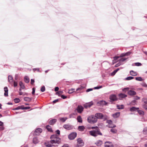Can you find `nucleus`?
Masks as SVG:
<instances>
[{"label": "nucleus", "mask_w": 147, "mask_h": 147, "mask_svg": "<svg viewBox=\"0 0 147 147\" xmlns=\"http://www.w3.org/2000/svg\"><path fill=\"white\" fill-rule=\"evenodd\" d=\"M50 138V143L53 145H58L61 142V139L56 135H53L51 136Z\"/></svg>", "instance_id": "obj_1"}, {"label": "nucleus", "mask_w": 147, "mask_h": 147, "mask_svg": "<svg viewBox=\"0 0 147 147\" xmlns=\"http://www.w3.org/2000/svg\"><path fill=\"white\" fill-rule=\"evenodd\" d=\"M96 129L89 131L90 134L92 136L96 137L98 135H102V134L98 128L96 127Z\"/></svg>", "instance_id": "obj_2"}, {"label": "nucleus", "mask_w": 147, "mask_h": 147, "mask_svg": "<svg viewBox=\"0 0 147 147\" xmlns=\"http://www.w3.org/2000/svg\"><path fill=\"white\" fill-rule=\"evenodd\" d=\"M95 115L97 119H102L105 121L108 118L107 116L106 115H104L100 113H96Z\"/></svg>", "instance_id": "obj_3"}, {"label": "nucleus", "mask_w": 147, "mask_h": 147, "mask_svg": "<svg viewBox=\"0 0 147 147\" xmlns=\"http://www.w3.org/2000/svg\"><path fill=\"white\" fill-rule=\"evenodd\" d=\"M87 120L88 122L91 123H94L97 121V118L95 115H91L88 117Z\"/></svg>", "instance_id": "obj_4"}, {"label": "nucleus", "mask_w": 147, "mask_h": 147, "mask_svg": "<svg viewBox=\"0 0 147 147\" xmlns=\"http://www.w3.org/2000/svg\"><path fill=\"white\" fill-rule=\"evenodd\" d=\"M106 122L108 123L107 125V126L109 127L113 128L116 127V125L113 123L112 121L110 120H107Z\"/></svg>", "instance_id": "obj_5"}, {"label": "nucleus", "mask_w": 147, "mask_h": 147, "mask_svg": "<svg viewBox=\"0 0 147 147\" xmlns=\"http://www.w3.org/2000/svg\"><path fill=\"white\" fill-rule=\"evenodd\" d=\"M77 134L76 132H72L68 136V138L70 140L74 139L76 136Z\"/></svg>", "instance_id": "obj_6"}, {"label": "nucleus", "mask_w": 147, "mask_h": 147, "mask_svg": "<svg viewBox=\"0 0 147 147\" xmlns=\"http://www.w3.org/2000/svg\"><path fill=\"white\" fill-rule=\"evenodd\" d=\"M63 127L67 130L72 129L74 128L73 126L70 125L69 124L64 125L63 126Z\"/></svg>", "instance_id": "obj_7"}, {"label": "nucleus", "mask_w": 147, "mask_h": 147, "mask_svg": "<svg viewBox=\"0 0 147 147\" xmlns=\"http://www.w3.org/2000/svg\"><path fill=\"white\" fill-rule=\"evenodd\" d=\"M45 146L47 147H52L54 146V147H58V145H53V144L50 143V142H47L45 143Z\"/></svg>", "instance_id": "obj_8"}, {"label": "nucleus", "mask_w": 147, "mask_h": 147, "mask_svg": "<svg viewBox=\"0 0 147 147\" xmlns=\"http://www.w3.org/2000/svg\"><path fill=\"white\" fill-rule=\"evenodd\" d=\"M76 109L78 113H81L83 111L84 108L82 106L78 105Z\"/></svg>", "instance_id": "obj_9"}, {"label": "nucleus", "mask_w": 147, "mask_h": 147, "mask_svg": "<svg viewBox=\"0 0 147 147\" xmlns=\"http://www.w3.org/2000/svg\"><path fill=\"white\" fill-rule=\"evenodd\" d=\"M105 147H114L113 144L112 142L109 141H107L105 143Z\"/></svg>", "instance_id": "obj_10"}, {"label": "nucleus", "mask_w": 147, "mask_h": 147, "mask_svg": "<svg viewBox=\"0 0 147 147\" xmlns=\"http://www.w3.org/2000/svg\"><path fill=\"white\" fill-rule=\"evenodd\" d=\"M42 131V130L40 128H38L36 129L34 132V134L35 135H39Z\"/></svg>", "instance_id": "obj_11"}, {"label": "nucleus", "mask_w": 147, "mask_h": 147, "mask_svg": "<svg viewBox=\"0 0 147 147\" xmlns=\"http://www.w3.org/2000/svg\"><path fill=\"white\" fill-rule=\"evenodd\" d=\"M109 98L111 100L113 101L117 100V98L115 94H112L110 96Z\"/></svg>", "instance_id": "obj_12"}, {"label": "nucleus", "mask_w": 147, "mask_h": 147, "mask_svg": "<svg viewBox=\"0 0 147 147\" xmlns=\"http://www.w3.org/2000/svg\"><path fill=\"white\" fill-rule=\"evenodd\" d=\"M78 144L80 146H82L84 145V143L83 140L80 138H79L77 140Z\"/></svg>", "instance_id": "obj_13"}, {"label": "nucleus", "mask_w": 147, "mask_h": 147, "mask_svg": "<svg viewBox=\"0 0 147 147\" xmlns=\"http://www.w3.org/2000/svg\"><path fill=\"white\" fill-rule=\"evenodd\" d=\"M128 94L130 96L134 95L136 94V92L132 90H130L128 92Z\"/></svg>", "instance_id": "obj_14"}, {"label": "nucleus", "mask_w": 147, "mask_h": 147, "mask_svg": "<svg viewBox=\"0 0 147 147\" xmlns=\"http://www.w3.org/2000/svg\"><path fill=\"white\" fill-rule=\"evenodd\" d=\"M95 144L97 146H100L102 144V142L101 140H98L95 142Z\"/></svg>", "instance_id": "obj_15"}, {"label": "nucleus", "mask_w": 147, "mask_h": 147, "mask_svg": "<svg viewBox=\"0 0 147 147\" xmlns=\"http://www.w3.org/2000/svg\"><path fill=\"white\" fill-rule=\"evenodd\" d=\"M4 91H5V93H4V95L5 96H8V89L7 87H5L4 88Z\"/></svg>", "instance_id": "obj_16"}, {"label": "nucleus", "mask_w": 147, "mask_h": 147, "mask_svg": "<svg viewBox=\"0 0 147 147\" xmlns=\"http://www.w3.org/2000/svg\"><path fill=\"white\" fill-rule=\"evenodd\" d=\"M57 121V119H53L51 120L49 122V124L51 125H53Z\"/></svg>", "instance_id": "obj_17"}, {"label": "nucleus", "mask_w": 147, "mask_h": 147, "mask_svg": "<svg viewBox=\"0 0 147 147\" xmlns=\"http://www.w3.org/2000/svg\"><path fill=\"white\" fill-rule=\"evenodd\" d=\"M8 81L10 83H11L13 82V80L12 76L11 75L8 76Z\"/></svg>", "instance_id": "obj_18"}, {"label": "nucleus", "mask_w": 147, "mask_h": 147, "mask_svg": "<svg viewBox=\"0 0 147 147\" xmlns=\"http://www.w3.org/2000/svg\"><path fill=\"white\" fill-rule=\"evenodd\" d=\"M120 115L119 112H117L113 114V117L114 118H116L119 117Z\"/></svg>", "instance_id": "obj_19"}, {"label": "nucleus", "mask_w": 147, "mask_h": 147, "mask_svg": "<svg viewBox=\"0 0 147 147\" xmlns=\"http://www.w3.org/2000/svg\"><path fill=\"white\" fill-rule=\"evenodd\" d=\"M85 128L83 126H80L78 127V129L79 131H83L85 129Z\"/></svg>", "instance_id": "obj_20"}, {"label": "nucleus", "mask_w": 147, "mask_h": 147, "mask_svg": "<svg viewBox=\"0 0 147 147\" xmlns=\"http://www.w3.org/2000/svg\"><path fill=\"white\" fill-rule=\"evenodd\" d=\"M39 142V141L36 137H34L33 138V142L34 144H36Z\"/></svg>", "instance_id": "obj_21"}, {"label": "nucleus", "mask_w": 147, "mask_h": 147, "mask_svg": "<svg viewBox=\"0 0 147 147\" xmlns=\"http://www.w3.org/2000/svg\"><path fill=\"white\" fill-rule=\"evenodd\" d=\"M119 96L120 98H123L127 97V95L124 94H119Z\"/></svg>", "instance_id": "obj_22"}, {"label": "nucleus", "mask_w": 147, "mask_h": 147, "mask_svg": "<svg viewBox=\"0 0 147 147\" xmlns=\"http://www.w3.org/2000/svg\"><path fill=\"white\" fill-rule=\"evenodd\" d=\"M24 81L26 83H28L29 82L30 80L28 77L27 76H25L24 77Z\"/></svg>", "instance_id": "obj_23"}, {"label": "nucleus", "mask_w": 147, "mask_h": 147, "mask_svg": "<svg viewBox=\"0 0 147 147\" xmlns=\"http://www.w3.org/2000/svg\"><path fill=\"white\" fill-rule=\"evenodd\" d=\"M19 84L21 88L22 89H24L25 88V86L23 84V83L22 81L20 82Z\"/></svg>", "instance_id": "obj_24"}, {"label": "nucleus", "mask_w": 147, "mask_h": 147, "mask_svg": "<svg viewBox=\"0 0 147 147\" xmlns=\"http://www.w3.org/2000/svg\"><path fill=\"white\" fill-rule=\"evenodd\" d=\"M77 119L78 122L82 123V118L80 116H78L77 118Z\"/></svg>", "instance_id": "obj_25"}, {"label": "nucleus", "mask_w": 147, "mask_h": 147, "mask_svg": "<svg viewBox=\"0 0 147 147\" xmlns=\"http://www.w3.org/2000/svg\"><path fill=\"white\" fill-rule=\"evenodd\" d=\"M131 75L132 76H136L137 75V73L133 70H131L130 72Z\"/></svg>", "instance_id": "obj_26"}, {"label": "nucleus", "mask_w": 147, "mask_h": 147, "mask_svg": "<svg viewBox=\"0 0 147 147\" xmlns=\"http://www.w3.org/2000/svg\"><path fill=\"white\" fill-rule=\"evenodd\" d=\"M46 128L48 130V131L51 132L52 131V130L51 127L49 125H47L46 126Z\"/></svg>", "instance_id": "obj_27"}, {"label": "nucleus", "mask_w": 147, "mask_h": 147, "mask_svg": "<svg viewBox=\"0 0 147 147\" xmlns=\"http://www.w3.org/2000/svg\"><path fill=\"white\" fill-rule=\"evenodd\" d=\"M23 106L22 105L21 106H18L16 108H14L13 109V110H18L20 109H22V107H23Z\"/></svg>", "instance_id": "obj_28"}, {"label": "nucleus", "mask_w": 147, "mask_h": 147, "mask_svg": "<svg viewBox=\"0 0 147 147\" xmlns=\"http://www.w3.org/2000/svg\"><path fill=\"white\" fill-rule=\"evenodd\" d=\"M136 80L140 81H142L144 80V79H142V78L141 77H136Z\"/></svg>", "instance_id": "obj_29"}, {"label": "nucleus", "mask_w": 147, "mask_h": 147, "mask_svg": "<svg viewBox=\"0 0 147 147\" xmlns=\"http://www.w3.org/2000/svg\"><path fill=\"white\" fill-rule=\"evenodd\" d=\"M67 119V117H62L60 118V120L64 122Z\"/></svg>", "instance_id": "obj_30"}, {"label": "nucleus", "mask_w": 147, "mask_h": 147, "mask_svg": "<svg viewBox=\"0 0 147 147\" xmlns=\"http://www.w3.org/2000/svg\"><path fill=\"white\" fill-rule=\"evenodd\" d=\"M119 70V68H117L113 72L111 73V75L114 76V75Z\"/></svg>", "instance_id": "obj_31"}, {"label": "nucleus", "mask_w": 147, "mask_h": 147, "mask_svg": "<svg viewBox=\"0 0 147 147\" xmlns=\"http://www.w3.org/2000/svg\"><path fill=\"white\" fill-rule=\"evenodd\" d=\"M138 109V108H136L135 107H133L130 109V110L132 112L136 111L137 109Z\"/></svg>", "instance_id": "obj_32"}, {"label": "nucleus", "mask_w": 147, "mask_h": 147, "mask_svg": "<svg viewBox=\"0 0 147 147\" xmlns=\"http://www.w3.org/2000/svg\"><path fill=\"white\" fill-rule=\"evenodd\" d=\"M138 111V113L139 114H140L141 115H144V111L142 110H139Z\"/></svg>", "instance_id": "obj_33"}, {"label": "nucleus", "mask_w": 147, "mask_h": 147, "mask_svg": "<svg viewBox=\"0 0 147 147\" xmlns=\"http://www.w3.org/2000/svg\"><path fill=\"white\" fill-rule=\"evenodd\" d=\"M124 107V106L122 105H117V109H123Z\"/></svg>", "instance_id": "obj_34"}, {"label": "nucleus", "mask_w": 147, "mask_h": 147, "mask_svg": "<svg viewBox=\"0 0 147 147\" xmlns=\"http://www.w3.org/2000/svg\"><path fill=\"white\" fill-rule=\"evenodd\" d=\"M74 89L71 88V89H70L69 90L68 93L69 94H71L74 91Z\"/></svg>", "instance_id": "obj_35"}, {"label": "nucleus", "mask_w": 147, "mask_h": 147, "mask_svg": "<svg viewBox=\"0 0 147 147\" xmlns=\"http://www.w3.org/2000/svg\"><path fill=\"white\" fill-rule=\"evenodd\" d=\"M111 131L113 133H115L117 132V130L114 128H112L111 130Z\"/></svg>", "instance_id": "obj_36"}, {"label": "nucleus", "mask_w": 147, "mask_h": 147, "mask_svg": "<svg viewBox=\"0 0 147 147\" xmlns=\"http://www.w3.org/2000/svg\"><path fill=\"white\" fill-rule=\"evenodd\" d=\"M14 101L16 103H18L20 102V100L18 98H16L14 99Z\"/></svg>", "instance_id": "obj_37"}, {"label": "nucleus", "mask_w": 147, "mask_h": 147, "mask_svg": "<svg viewBox=\"0 0 147 147\" xmlns=\"http://www.w3.org/2000/svg\"><path fill=\"white\" fill-rule=\"evenodd\" d=\"M134 78L132 76H129L125 78V79L127 80H130L134 79Z\"/></svg>", "instance_id": "obj_38"}, {"label": "nucleus", "mask_w": 147, "mask_h": 147, "mask_svg": "<svg viewBox=\"0 0 147 147\" xmlns=\"http://www.w3.org/2000/svg\"><path fill=\"white\" fill-rule=\"evenodd\" d=\"M119 58V57L116 56L114 57V59L113 60V63H115L116 61Z\"/></svg>", "instance_id": "obj_39"}, {"label": "nucleus", "mask_w": 147, "mask_h": 147, "mask_svg": "<svg viewBox=\"0 0 147 147\" xmlns=\"http://www.w3.org/2000/svg\"><path fill=\"white\" fill-rule=\"evenodd\" d=\"M142 100L146 104H147V98H143Z\"/></svg>", "instance_id": "obj_40"}, {"label": "nucleus", "mask_w": 147, "mask_h": 147, "mask_svg": "<svg viewBox=\"0 0 147 147\" xmlns=\"http://www.w3.org/2000/svg\"><path fill=\"white\" fill-rule=\"evenodd\" d=\"M63 92L62 91H59L58 92H57L56 93L57 95H58V96H61V94H62Z\"/></svg>", "instance_id": "obj_41"}, {"label": "nucleus", "mask_w": 147, "mask_h": 147, "mask_svg": "<svg viewBox=\"0 0 147 147\" xmlns=\"http://www.w3.org/2000/svg\"><path fill=\"white\" fill-rule=\"evenodd\" d=\"M24 100L26 101H30L31 100V99L28 97H25L24 98Z\"/></svg>", "instance_id": "obj_42"}, {"label": "nucleus", "mask_w": 147, "mask_h": 147, "mask_svg": "<svg viewBox=\"0 0 147 147\" xmlns=\"http://www.w3.org/2000/svg\"><path fill=\"white\" fill-rule=\"evenodd\" d=\"M45 86H43L41 87V88L40 89V90L42 92H44L45 91Z\"/></svg>", "instance_id": "obj_43"}, {"label": "nucleus", "mask_w": 147, "mask_h": 147, "mask_svg": "<svg viewBox=\"0 0 147 147\" xmlns=\"http://www.w3.org/2000/svg\"><path fill=\"white\" fill-rule=\"evenodd\" d=\"M127 58H122L121 59L119 60V61L121 62H123L125 61L127 59Z\"/></svg>", "instance_id": "obj_44"}, {"label": "nucleus", "mask_w": 147, "mask_h": 147, "mask_svg": "<svg viewBox=\"0 0 147 147\" xmlns=\"http://www.w3.org/2000/svg\"><path fill=\"white\" fill-rule=\"evenodd\" d=\"M13 85L14 87H16L18 86V82L17 81H14L13 82Z\"/></svg>", "instance_id": "obj_45"}, {"label": "nucleus", "mask_w": 147, "mask_h": 147, "mask_svg": "<svg viewBox=\"0 0 147 147\" xmlns=\"http://www.w3.org/2000/svg\"><path fill=\"white\" fill-rule=\"evenodd\" d=\"M131 52H130V51L128 52H127L126 53H125V56H128V55H130V54H131Z\"/></svg>", "instance_id": "obj_46"}, {"label": "nucleus", "mask_w": 147, "mask_h": 147, "mask_svg": "<svg viewBox=\"0 0 147 147\" xmlns=\"http://www.w3.org/2000/svg\"><path fill=\"white\" fill-rule=\"evenodd\" d=\"M33 70L34 71H37L38 72H40V69L39 68H34L33 69Z\"/></svg>", "instance_id": "obj_47"}, {"label": "nucleus", "mask_w": 147, "mask_h": 147, "mask_svg": "<svg viewBox=\"0 0 147 147\" xmlns=\"http://www.w3.org/2000/svg\"><path fill=\"white\" fill-rule=\"evenodd\" d=\"M121 62L119 61V62L117 64H116L115 65V67H118L120 65H121Z\"/></svg>", "instance_id": "obj_48"}, {"label": "nucleus", "mask_w": 147, "mask_h": 147, "mask_svg": "<svg viewBox=\"0 0 147 147\" xmlns=\"http://www.w3.org/2000/svg\"><path fill=\"white\" fill-rule=\"evenodd\" d=\"M135 65L136 66H140L142 65V64L140 63H135Z\"/></svg>", "instance_id": "obj_49"}, {"label": "nucleus", "mask_w": 147, "mask_h": 147, "mask_svg": "<svg viewBox=\"0 0 147 147\" xmlns=\"http://www.w3.org/2000/svg\"><path fill=\"white\" fill-rule=\"evenodd\" d=\"M30 108V107H24V106L23 107H22V109H29Z\"/></svg>", "instance_id": "obj_50"}, {"label": "nucleus", "mask_w": 147, "mask_h": 147, "mask_svg": "<svg viewBox=\"0 0 147 147\" xmlns=\"http://www.w3.org/2000/svg\"><path fill=\"white\" fill-rule=\"evenodd\" d=\"M143 131L145 133H146L147 132V127H145L144 128Z\"/></svg>", "instance_id": "obj_51"}, {"label": "nucleus", "mask_w": 147, "mask_h": 147, "mask_svg": "<svg viewBox=\"0 0 147 147\" xmlns=\"http://www.w3.org/2000/svg\"><path fill=\"white\" fill-rule=\"evenodd\" d=\"M142 85L145 87H147V85L145 83H143L142 84Z\"/></svg>", "instance_id": "obj_52"}, {"label": "nucleus", "mask_w": 147, "mask_h": 147, "mask_svg": "<svg viewBox=\"0 0 147 147\" xmlns=\"http://www.w3.org/2000/svg\"><path fill=\"white\" fill-rule=\"evenodd\" d=\"M56 133L58 135H59L60 134V131L58 129L56 131Z\"/></svg>", "instance_id": "obj_53"}, {"label": "nucleus", "mask_w": 147, "mask_h": 147, "mask_svg": "<svg viewBox=\"0 0 147 147\" xmlns=\"http://www.w3.org/2000/svg\"><path fill=\"white\" fill-rule=\"evenodd\" d=\"M61 97L63 99H65L67 97V96H64L63 95H62L61 96Z\"/></svg>", "instance_id": "obj_54"}, {"label": "nucleus", "mask_w": 147, "mask_h": 147, "mask_svg": "<svg viewBox=\"0 0 147 147\" xmlns=\"http://www.w3.org/2000/svg\"><path fill=\"white\" fill-rule=\"evenodd\" d=\"M102 88V86H99L95 87L94 88L95 89H99V88Z\"/></svg>", "instance_id": "obj_55"}, {"label": "nucleus", "mask_w": 147, "mask_h": 147, "mask_svg": "<svg viewBox=\"0 0 147 147\" xmlns=\"http://www.w3.org/2000/svg\"><path fill=\"white\" fill-rule=\"evenodd\" d=\"M61 147H69L68 144H64Z\"/></svg>", "instance_id": "obj_56"}, {"label": "nucleus", "mask_w": 147, "mask_h": 147, "mask_svg": "<svg viewBox=\"0 0 147 147\" xmlns=\"http://www.w3.org/2000/svg\"><path fill=\"white\" fill-rule=\"evenodd\" d=\"M129 88H123V91H124V92H126V90H128V89H129Z\"/></svg>", "instance_id": "obj_57"}, {"label": "nucleus", "mask_w": 147, "mask_h": 147, "mask_svg": "<svg viewBox=\"0 0 147 147\" xmlns=\"http://www.w3.org/2000/svg\"><path fill=\"white\" fill-rule=\"evenodd\" d=\"M34 82V79H31V84H33Z\"/></svg>", "instance_id": "obj_58"}, {"label": "nucleus", "mask_w": 147, "mask_h": 147, "mask_svg": "<svg viewBox=\"0 0 147 147\" xmlns=\"http://www.w3.org/2000/svg\"><path fill=\"white\" fill-rule=\"evenodd\" d=\"M93 90L92 88H89L87 90L86 92H87L91 91Z\"/></svg>", "instance_id": "obj_59"}, {"label": "nucleus", "mask_w": 147, "mask_h": 147, "mask_svg": "<svg viewBox=\"0 0 147 147\" xmlns=\"http://www.w3.org/2000/svg\"><path fill=\"white\" fill-rule=\"evenodd\" d=\"M18 75L17 74H16L15 76V80H17L18 79Z\"/></svg>", "instance_id": "obj_60"}, {"label": "nucleus", "mask_w": 147, "mask_h": 147, "mask_svg": "<svg viewBox=\"0 0 147 147\" xmlns=\"http://www.w3.org/2000/svg\"><path fill=\"white\" fill-rule=\"evenodd\" d=\"M32 94H34L35 92V89L34 88H33L32 89Z\"/></svg>", "instance_id": "obj_61"}, {"label": "nucleus", "mask_w": 147, "mask_h": 147, "mask_svg": "<svg viewBox=\"0 0 147 147\" xmlns=\"http://www.w3.org/2000/svg\"><path fill=\"white\" fill-rule=\"evenodd\" d=\"M59 89V88L58 87H56L55 88V91H57Z\"/></svg>", "instance_id": "obj_62"}, {"label": "nucleus", "mask_w": 147, "mask_h": 147, "mask_svg": "<svg viewBox=\"0 0 147 147\" xmlns=\"http://www.w3.org/2000/svg\"><path fill=\"white\" fill-rule=\"evenodd\" d=\"M4 129V127L3 126H1L0 127V131L3 130Z\"/></svg>", "instance_id": "obj_63"}, {"label": "nucleus", "mask_w": 147, "mask_h": 147, "mask_svg": "<svg viewBox=\"0 0 147 147\" xmlns=\"http://www.w3.org/2000/svg\"><path fill=\"white\" fill-rule=\"evenodd\" d=\"M125 56V53H122L120 55V57H124Z\"/></svg>", "instance_id": "obj_64"}]
</instances>
